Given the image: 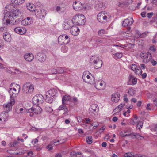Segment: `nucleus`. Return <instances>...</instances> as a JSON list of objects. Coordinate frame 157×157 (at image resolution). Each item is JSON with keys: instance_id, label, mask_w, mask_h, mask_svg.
Wrapping results in <instances>:
<instances>
[{"instance_id": "f3484780", "label": "nucleus", "mask_w": 157, "mask_h": 157, "mask_svg": "<svg viewBox=\"0 0 157 157\" xmlns=\"http://www.w3.org/2000/svg\"><path fill=\"white\" fill-rule=\"evenodd\" d=\"M14 31L17 33L20 34H23L25 33L26 31V29L18 27L14 28Z\"/></svg>"}, {"instance_id": "a19ab883", "label": "nucleus", "mask_w": 157, "mask_h": 157, "mask_svg": "<svg viewBox=\"0 0 157 157\" xmlns=\"http://www.w3.org/2000/svg\"><path fill=\"white\" fill-rule=\"evenodd\" d=\"M143 122L142 121H139L137 124V127L138 128V129H140L142 127Z\"/></svg>"}, {"instance_id": "b1692460", "label": "nucleus", "mask_w": 157, "mask_h": 157, "mask_svg": "<svg viewBox=\"0 0 157 157\" xmlns=\"http://www.w3.org/2000/svg\"><path fill=\"white\" fill-rule=\"evenodd\" d=\"M5 110V111L3 112L0 113V121H4L7 118V113H7V110Z\"/></svg>"}, {"instance_id": "423d86ee", "label": "nucleus", "mask_w": 157, "mask_h": 157, "mask_svg": "<svg viewBox=\"0 0 157 157\" xmlns=\"http://www.w3.org/2000/svg\"><path fill=\"white\" fill-rule=\"evenodd\" d=\"M43 96L40 94L35 96L32 99V101L35 105H39L43 102Z\"/></svg>"}, {"instance_id": "9d476101", "label": "nucleus", "mask_w": 157, "mask_h": 157, "mask_svg": "<svg viewBox=\"0 0 157 157\" xmlns=\"http://www.w3.org/2000/svg\"><path fill=\"white\" fill-rule=\"evenodd\" d=\"M46 55L44 53L39 52L36 56L35 58L38 61L42 63L44 62L46 59Z\"/></svg>"}, {"instance_id": "72a5a7b5", "label": "nucleus", "mask_w": 157, "mask_h": 157, "mask_svg": "<svg viewBox=\"0 0 157 157\" xmlns=\"http://www.w3.org/2000/svg\"><path fill=\"white\" fill-rule=\"evenodd\" d=\"M127 93L129 95L133 96L135 94V90L132 88H131L128 89Z\"/></svg>"}, {"instance_id": "49530a36", "label": "nucleus", "mask_w": 157, "mask_h": 157, "mask_svg": "<svg viewBox=\"0 0 157 157\" xmlns=\"http://www.w3.org/2000/svg\"><path fill=\"white\" fill-rule=\"evenodd\" d=\"M115 56L118 58H120L122 57V54L121 53H116L113 54Z\"/></svg>"}, {"instance_id": "f03ea898", "label": "nucleus", "mask_w": 157, "mask_h": 157, "mask_svg": "<svg viewBox=\"0 0 157 157\" xmlns=\"http://www.w3.org/2000/svg\"><path fill=\"white\" fill-rule=\"evenodd\" d=\"M74 25H84L86 22L85 17L82 14L76 15L72 19Z\"/></svg>"}, {"instance_id": "6ab92c4d", "label": "nucleus", "mask_w": 157, "mask_h": 157, "mask_svg": "<svg viewBox=\"0 0 157 157\" xmlns=\"http://www.w3.org/2000/svg\"><path fill=\"white\" fill-rule=\"evenodd\" d=\"M93 63L95 64L94 66V68L96 69H98L101 67L103 64L102 61L98 59H97L96 60H94L93 61Z\"/></svg>"}, {"instance_id": "ea45409f", "label": "nucleus", "mask_w": 157, "mask_h": 157, "mask_svg": "<svg viewBox=\"0 0 157 157\" xmlns=\"http://www.w3.org/2000/svg\"><path fill=\"white\" fill-rule=\"evenodd\" d=\"M34 85L30 83V86H29V87L28 90V92L29 93H31L34 90Z\"/></svg>"}, {"instance_id": "473e14b6", "label": "nucleus", "mask_w": 157, "mask_h": 157, "mask_svg": "<svg viewBox=\"0 0 157 157\" xmlns=\"http://www.w3.org/2000/svg\"><path fill=\"white\" fill-rule=\"evenodd\" d=\"M137 118V117L136 116H134V118H132L130 121L129 124H130L134 125L136 122H137L136 120Z\"/></svg>"}, {"instance_id": "f8f14e48", "label": "nucleus", "mask_w": 157, "mask_h": 157, "mask_svg": "<svg viewBox=\"0 0 157 157\" xmlns=\"http://www.w3.org/2000/svg\"><path fill=\"white\" fill-rule=\"evenodd\" d=\"M42 109L40 107L36 105L35 107L34 106H33L31 108L29 109L28 111L29 112H32L34 111V113L35 114H39L41 113Z\"/></svg>"}, {"instance_id": "603ef678", "label": "nucleus", "mask_w": 157, "mask_h": 157, "mask_svg": "<svg viewBox=\"0 0 157 157\" xmlns=\"http://www.w3.org/2000/svg\"><path fill=\"white\" fill-rule=\"evenodd\" d=\"M78 99L76 97H73L72 98V99L71 100V101L72 102L75 103L77 102L78 101Z\"/></svg>"}, {"instance_id": "e433bc0d", "label": "nucleus", "mask_w": 157, "mask_h": 157, "mask_svg": "<svg viewBox=\"0 0 157 157\" xmlns=\"http://www.w3.org/2000/svg\"><path fill=\"white\" fill-rule=\"evenodd\" d=\"M58 73L62 74L65 71L64 67H59L57 68Z\"/></svg>"}, {"instance_id": "9b49d317", "label": "nucleus", "mask_w": 157, "mask_h": 157, "mask_svg": "<svg viewBox=\"0 0 157 157\" xmlns=\"http://www.w3.org/2000/svg\"><path fill=\"white\" fill-rule=\"evenodd\" d=\"M33 21V19L31 17H28L21 21V24L24 26L29 25L32 24Z\"/></svg>"}, {"instance_id": "de8ad7c7", "label": "nucleus", "mask_w": 157, "mask_h": 157, "mask_svg": "<svg viewBox=\"0 0 157 157\" xmlns=\"http://www.w3.org/2000/svg\"><path fill=\"white\" fill-rule=\"evenodd\" d=\"M132 155L131 152H127L124 154V156L125 157H131Z\"/></svg>"}, {"instance_id": "e2e57ef3", "label": "nucleus", "mask_w": 157, "mask_h": 157, "mask_svg": "<svg viewBox=\"0 0 157 157\" xmlns=\"http://www.w3.org/2000/svg\"><path fill=\"white\" fill-rule=\"evenodd\" d=\"M5 71L9 73H13V72H12V71L10 70V68H6L5 69Z\"/></svg>"}, {"instance_id": "393cba45", "label": "nucleus", "mask_w": 157, "mask_h": 157, "mask_svg": "<svg viewBox=\"0 0 157 157\" xmlns=\"http://www.w3.org/2000/svg\"><path fill=\"white\" fill-rule=\"evenodd\" d=\"M3 38L4 40L8 42H10L11 40V37L10 34L7 32H5L3 34Z\"/></svg>"}, {"instance_id": "69168bd1", "label": "nucleus", "mask_w": 157, "mask_h": 157, "mask_svg": "<svg viewBox=\"0 0 157 157\" xmlns=\"http://www.w3.org/2000/svg\"><path fill=\"white\" fill-rule=\"evenodd\" d=\"M61 8L60 6H57L56 7V10L57 12H59L61 11Z\"/></svg>"}, {"instance_id": "bf43d9fd", "label": "nucleus", "mask_w": 157, "mask_h": 157, "mask_svg": "<svg viewBox=\"0 0 157 157\" xmlns=\"http://www.w3.org/2000/svg\"><path fill=\"white\" fill-rule=\"evenodd\" d=\"M85 152L87 153H90L91 154H94V152L93 151L89 149H86L85 150Z\"/></svg>"}, {"instance_id": "338daca9", "label": "nucleus", "mask_w": 157, "mask_h": 157, "mask_svg": "<svg viewBox=\"0 0 157 157\" xmlns=\"http://www.w3.org/2000/svg\"><path fill=\"white\" fill-rule=\"evenodd\" d=\"M153 15V12H151L150 13H148L147 14V16L148 17L151 18Z\"/></svg>"}, {"instance_id": "0e129e2a", "label": "nucleus", "mask_w": 157, "mask_h": 157, "mask_svg": "<svg viewBox=\"0 0 157 157\" xmlns=\"http://www.w3.org/2000/svg\"><path fill=\"white\" fill-rule=\"evenodd\" d=\"M105 129V127L103 126L100 129L98 132H99L100 133H101L103 132V131Z\"/></svg>"}, {"instance_id": "052dcab7", "label": "nucleus", "mask_w": 157, "mask_h": 157, "mask_svg": "<svg viewBox=\"0 0 157 157\" xmlns=\"http://www.w3.org/2000/svg\"><path fill=\"white\" fill-rule=\"evenodd\" d=\"M126 4V3L125 2H124L123 3H120V2L119 3V4H118V6L120 7H123Z\"/></svg>"}, {"instance_id": "dca6fc26", "label": "nucleus", "mask_w": 157, "mask_h": 157, "mask_svg": "<svg viewBox=\"0 0 157 157\" xmlns=\"http://www.w3.org/2000/svg\"><path fill=\"white\" fill-rule=\"evenodd\" d=\"M24 59L29 62L32 61L34 58L33 55L32 53H26L24 56Z\"/></svg>"}, {"instance_id": "37998d69", "label": "nucleus", "mask_w": 157, "mask_h": 157, "mask_svg": "<svg viewBox=\"0 0 157 157\" xmlns=\"http://www.w3.org/2000/svg\"><path fill=\"white\" fill-rule=\"evenodd\" d=\"M45 110L46 112L48 113H51L53 111L51 107L48 106L46 107L45 108Z\"/></svg>"}, {"instance_id": "bb28decb", "label": "nucleus", "mask_w": 157, "mask_h": 157, "mask_svg": "<svg viewBox=\"0 0 157 157\" xmlns=\"http://www.w3.org/2000/svg\"><path fill=\"white\" fill-rule=\"evenodd\" d=\"M152 58V56L151 53L149 52H148L147 53L146 58L143 60V62L146 63H147Z\"/></svg>"}, {"instance_id": "0eeeda50", "label": "nucleus", "mask_w": 157, "mask_h": 157, "mask_svg": "<svg viewBox=\"0 0 157 157\" xmlns=\"http://www.w3.org/2000/svg\"><path fill=\"white\" fill-rule=\"evenodd\" d=\"M10 99L9 103H7L5 106L3 105L5 110H7V113L10 111L12 109V106L15 103V100L14 98H12L10 96Z\"/></svg>"}, {"instance_id": "f704fd0d", "label": "nucleus", "mask_w": 157, "mask_h": 157, "mask_svg": "<svg viewBox=\"0 0 157 157\" xmlns=\"http://www.w3.org/2000/svg\"><path fill=\"white\" fill-rule=\"evenodd\" d=\"M86 141L89 144H91L92 142V137L90 136H87L86 137Z\"/></svg>"}, {"instance_id": "1a4fd4ad", "label": "nucleus", "mask_w": 157, "mask_h": 157, "mask_svg": "<svg viewBox=\"0 0 157 157\" xmlns=\"http://www.w3.org/2000/svg\"><path fill=\"white\" fill-rule=\"evenodd\" d=\"M73 9L76 10H84L86 8L79 1H75L73 3Z\"/></svg>"}, {"instance_id": "5fc2aeb1", "label": "nucleus", "mask_w": 157, "mask_h": 157, "mask_svg": "<svg viewBox=\"0 0 157 157\" xmlns=\"http://www.w3.org/2000/svg\"><path fill=\"white\" fill-rule=\"evenodd\" d=\"M29 110V109H26V111L27 113H29V116L30 117H33V114H34V111H32V112H29L28 111V110Z\"/></svg>"}, {"instance_id": "6e6552de", "label": "nucleus", "mask_w": 157, "mask_h": 157, "mask_svg": "<svg viewBox=\"0 0 157 157\" xmlns=\"http://www.w3.org/2000/svg\"><path fill=\"white\" fill-rule=\"evenodd\" d=\"M97 19L99 22L101 23H105L108 18L107 16L105 15L104 12H100L97 15Z\"/></svg>"}, {"instance_id": "4c0bfd02", "label": "nucleus", "mask_w": 157, "mask_h": 157, "mask_svg": "<svg viewBox=\"0 0 157 157\" xmlns=\"http://www.w3.org/2000/svg\"><path fill=\"white\" fill-rule=\"evenodd\" d=\"M133 136L136 137V138L137 139H140L142 140L144 138V137L140 136L139 133H134L133 134Z\"/></svg>"}, {"instance_id": "4be33fe9", "label": "nucleus", "mask_w": 157, "mask_h": 157, "mask_svg": "<svg viewBox=\"0 0 157 157\" xmlns=\"http://www.w3.org/2000/svg\"><path fill=\"white\" fill-rule=\"evenodd\" d=\"M71 34L74 36H76L79 34V29L77 27L73 26L72 27L71 29L70 30Z\"/></svg>"}, {"instance_id": "a878e982", "label": "nucleus", "mask_w": 157, "mask_h": 157, "mask_svg": "<svg viewBox=\"0 0 157 157\" xmlns=\"http://www.w3.org/2000/svg\"><path fill=\"white\" fill-rule=\"evenodd\" d=\"M57 93V91L54 89L49 90L47 93V94L48 93L50 96L54 97L56 95Z\"/></svg>"}, {"instance_id": "864d4df0", "label": "nucleus", "mask_w": 157, "mask_h": 157, "mask_svg": "<svg viewBox=\"0 0 157 157\" xmlns=\"http://www.w3.org/2000/svg\"><path fill=\"white\" fill-rule=\"evenodd\" d=\"M105 31L103 30H101L98 31V35L99 36H101L105 33Z\"/></svg>"}, {"instance_id": "09e8293b", "label": "nucleus", "mask_w": 157, "mask_h": 157, "mask_svg": "<svg viewBox=\"0 0 157 157\" xmlns=\"http://www.w3.org/2000/svg\"><path fill=\"white\" fill-rule=\"evenodd\" d=\"M70 155L71 157H77L76 152L73 151L70 152Z\"/></svg>"}, {"instance_id": "c9c22d12", "label": "nucleus", "mask_w": 157, "mask_h": 157, "mask_svg": "<svg viewBox=\"0 0 157 157\" xmlns=\"http://www.w3.org/2000/svg\"><path fill=\"white\" fill-rule=\"evenodd\" d=\"M48 95H47L46 98L45 99V101L46 102L49 103H51L53 101V98L52 97H47Z\"/></svg>"}, {"instance_id": "c85d7f7f", "label": "nucleus", "mask_w": 157, "mask_h": 157, "mask_svg": "<svg viewBox=\"0 0 157 157\" xmlns=\"http://www.w3.org/2000/svg\"><path fill=\"white\" fill-rule=\"evenodd\" d=\"M29 86H30V83H26L23 85V90L24 93H27L28 92V90Z\"/></svg>"}, {"instance_id": "8fccbe9b", "label": "nucleus", "mask_w": 157, "mask_h": 157, "mask_svg": "<svg viewBox=\"0 0 157 157\" xmlns=\"http://www.w3.org/2000/svg\"><path fill=\"white\" fill-rule=\"evenodd\" d=\"M68 50V48L66 46L62 47L61 48V50L63 52H66Z\"/></svg>"}, {"instance_id": "20e7f679", "label": "nucleus", "mask_w": 157, "mask_h": 157, "mask_svg": "<svg viewBox=\"0 0 157 157\" xmlns=\"http://www.w3.org/2000/svg\"><path fill=\"white\" fill-rule=\"evenodd\" d=\"M47 14L46 10L43 9H39L36 10L35 15L40 19H44Z\"/></svg>"}, {"instance_id": "7ed1b4c3", "label": "nucleus", "mask_w": 157, "mask_h": 157, "mask_svg": "<svg viewBox=\"0 0 157 157\" xmlns=\"http://www.w3.org/2000/svg\"><path fill=\"white\" fill-rule=\"evenodd\" d=\"M70 38L67 35L63 34L61 35L58 37V41L59 43L62 45L63 44H67L70 41Z\"/></svg>"}, {"instance_id": "c756f323", "label": "nucleus", "mask_w": 157, "mask_h": 157, "mask_svg": "<svg viewBox=\"0 0 157 157\" xmlns=\"http://www.w3.org/2000/svg\"><path fill=\"white\" fill-rule=\"evenodd\" d=\"M129 80L130 81L131 80H132V81L133 85L136 84L137 81V79L136 78H135L132 75H129Z\"/></svg>"}, {"instance_id": "774afa93", "label": "nucleus", "mask_w": 157, "mask_h": 157, "mask_svg": "<svg viewBox=\"0 0 157 157\" xmlns=\"http://www.w3.org/2000/svg\"><path fill=\"white\" fill-rule=\"evenodd\" d=\"M149 49L150 50L153 52H155L156 50V49L154 48L153 45L151 46L149 48Z\"/></svg>"}, {"instance_id": "cd10ccee", "label": "nucleus", "mask_w": 157, "mask_h": 157, "mask_svg": "<svg viewBox=\"0 0 157 157\" xmlns=\"http://www.w3.org/2000/svg\"><path fill=\"white\" fill-rule=\"evenodd\" d=\"M98 6L99 10H102L105 9L106 7L105 4L101 2H99Z\"/></svg>"}, {"instance_id": "58836bf2", "label": "nucleus", "mask_w": 157, "mask_h": 157, "mask_svg": "<svg viewBox=\"0 0 157 157\" xmlns=\"http://www.w3.org/2000/svg\"><path fill=\"white\" fill-rule=\"evenodd\" d=\"M18 143L17 141H14L13 142H11L9 144V146L10 147H15L18 144Z\"/></svg>"}, {"instance_id": "a211bd4d", "label": "nucleus", "mask_w": 157, "mask_h": 157, "mask_svg": "<svg viewBox=\"0 0 157 157\" xmlns=\"http://www.w3.org/2000/svg\"><path fill=\"white\" fill-rule=\"evenodd\" d=\"M71 97L70 95H65L62 98V104L63 105L67 104L66 102L71 101Z\"/></svg>"}, {"instance_id": "ddd939ff", "label": "nucleus", "mask_w": 157, "mask_h": 157, "mask_svg": "<svg viewBox=\"0 0 157 157\" xmlns=\"http://www.w3.org/2000/svg\"><path fill=\"white\" fill-rule=\"evenodd\" d=\"M99 111V108L98 105L95 104H92L89 109L90 112L95 114Z\"/></svg>"}, {"instance_id": "13d9d810", "label": "nucleus", "mask_w": 157, "mask_h": 157, "mask_svg": "<svg viewBox=\"0 0 157 157\" xmlns=\"http://www.w3.org/2000/svg\"><path fill=\"white\" fill-rule=\"evenodd\" d=\"M65 107H64V109H63V110L64 111V113H67L68 112V107L67 106V105H65Z\"/></svg>"}, {"instance_id": "aec40b11", "label": "nucleus", "mask_w": 157, "mask_h": 157, "mask_svg": "<svg viewBox=\"0 0 157 157\" xmlns=\"http://www.w3.org/2000/svg\"><path fill=\"white\" fill-rule=\"evenodd\" d=\"M9 92L11 97L14 98L16 97L18 94L16 89L15 88H10L9 90Z\"/></svg>"}, {"instance_id": "4d7b16f0", "label": "nucleus", "mask_w": 157, "mask_h": 157, "mask_svg": "<svg viewBox=\"0 0 157 157\" xmlns=\"http://www.w3.org/2000/svg\"><path fill=\"white\" fill-rule=\"evenodd\" d=\"M38 140L37 138H36L32 140V143L34 145L36 144L38 142Z\"/></svg>"}, {"instance_id": "7c9ffc66", "label": "nucleus", "mask_w": 157, "mask_h": 157, "mask_svg": "<svg viewBox=\"0 0 157 157\" xmlns=\"http://www.w3.org/2000/svg\"><path fill=\"white\" fill-rule=\"evenodd\" d=\"M27 9L31 11H35L36 8L35 6L33 4H29V5L27 6Z\"/></svg>"}, {"instance_id": "79ce46f5", "label": "nucleus", "mask_w": 157, "mask_h": 157, "mask_svg": "<svg viewBox=\"0 0 157 157\" xmlns=\"http://www.w3.org/2000/svg\"><path fill=\"white\" fill-rule=\"evenodd\" d=\"M135 72L136 74L138 75H140L142 73V70L140 67L139 68V69H138L137 68L136 70L135 71Z\"/></svg>"}, {"instance_id": "2eb2a0df", "label": "nucleus", "mask_w": 157, "mask_h": 157, "mask_svg": "<svg viewBox=\"0 0 157 157\" xmlns=\"http://www.w3.org/2000/svg\"><path fill=\"white\" fill-rule=\"evenodd\" d=\"M120 99V94L118 92L112 94L111 97L112 101L115 103L118 102Z\"/></svg>"}, {"instance_id": "5701e85b", "label": "nucleus", "mask_w": 157, "mask_h": 157, "mask_svg": "<svg viewBox=\"0 0 157 157\" xmlns=\"http://www.w3.org/2000/svg\"><path fill=\"white\" fill-rule=\"evenodd\" d=\"M94 85L97 89H99L100 86H102L103 85H105V83L103 81L99 80L96 81Z\"/></svg>"}, {"instance_id": "a18cd8bd", "label": "nucleus", "mask_w": 157, "mask_h": 157, "mask_svg": "<svg viewBox=\"0 0 157 157\" xmlns=\"http://www.w3.org/2000/svg\"><path fill=\"white\" fill-rule=\"evenodd\" d=\"M139 37L141 38V33L140 32L137 31L136 33L135 38H137Z\"/></svg>"}, {"instance_id": "39448f33", "label": "nucleus", "mask_w": 157, "mask_h": 157, "mask_svg": "<svg viewBox=\"0 0 157 157\" xmlns=\"http://www.w3.org/2000/svg\"><path fill=\"white\" fill-rule=\"evenodd\" d=\"M74 24L72 20L66 19L63 24V29H69L73 26Z\"/></svg>"}, {"instance_id": "4468645a", "label": "nucleus", "mask_w": 157, "mask_h": 157, "mask_svg": "<svg viewBox=\"0 0 157 157\" xmlns=\"http://www.w3.org/2000/svg\"><path fill=\"white\" fill-rule=\"evenodd\" d=\"M133 20L132 18L130 19L128 18L125 19L123 21L122 23V26L123 27H127L131 25L133 22Z\"/></svg>"}, {"instance_id": "3c124183", "label": "nucleus", "mask_w": 157, "mask_h": 157, "mask_svg": "<svg viewBox=\"0 0 157 157\" xmlns=\"http://www.w3.org/2000/svg\"><path fill=\"white\" fill-rule=\"evenodd\" d=\"M52 74H56L58 73L57 70L55 69H52L51 70Z\"/></svg>"}, {"instance_id": "6e6d98bb", "label": "nucleus", "mask_w": 157, "mask_h": 157, "mask_svg": "<svg viewBox=\"0 0 157 157\" xmlns=\"http://www.w3.org/2000/svg\"><path fill=\"white\" fill-rule=\"evenodd\" d=\"M98 125L99 124L98 123V122H95L91 124L90 125V127H91V126H92L94 127H97L98 126Z\"/></svg>"}, {"instance_id": "412c9836", "label": "nucleus", "mask_w": 157, "mask_h": 157, "mask_svg": "<svg viewBox=\"0 0 157 157\" xmlns=\"http://www.w3.org/2000/svg\"><path fill=\"white\" fill-rule=\"evenodd\" d=\"M88 72H83L82 75V78L84 81L87 83H90V76L88 75Z\"/></svg>"}, {"instance_id": "680f3d73", "label": "nucleus", "mask_w": 157, "mask_h": 157, "mask_svg": "<svg viewBox=\"0 0 157 157\" xmlns=\"http://www.w3.org/2000/svg\"><path fill=\"white\" fill-rule=\"evenodd\" d=\"M66 105V104H65V105L62 104V105H60L59 106L58 109L60 110H63V109H64V107H65V105Z\"/></svg>"}, {"instance_id": "f257e3e1", "label": "nucleus", "mask_w": 157, "mask_h": 157, "mask_svg": "<svg viewBox=\"0 0 157 157\" xmlns=\"http://www.w3.org/2000/svg\"><path fill=\"white\" fill-rule=\"evenodd\" d=\"M5 13L6 12L4 11V19H6V22L7 25L11 24L13 25L17 23L16 20L13 22V21L14 17H16L17 16L19 15L21 13L18 9L14 7L12 10V12L8 11L6 12V13Z\"/></svg>"}, {"instance_id": "c03bdc74", "label": "nucleus", "mask_w": 157, "mask_h": 157, "mask_svg": "<svg viewBox=\"0 0 157 157\" xmlns=\"http://www.w3.org/2000/svg\"><path fill=\"white\" fill-rule=\"evenodd\" d=\"M131 70L135 71L137 68V66L135 64H133L130 66Z\"/></svg>"}, {"instance_id": "2f4dec72", "label": "nucleus", "mask_w": 157, "mask_h": 157, "mask_svg": "<svg viewBox=\"0 0 157 157\" xmlns=\"http://www.w3.org/2000/svg\"><path fill=\"white\" fill-rule=\"evenodd\" d=\"M13 3H15L16 5H19L24 3L25 0H11Z\"/></svg>"}]
</instances>
